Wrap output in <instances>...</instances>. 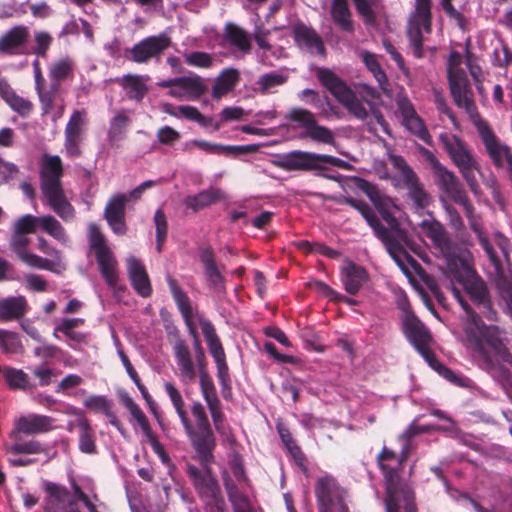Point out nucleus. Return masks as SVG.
Returning <instances> with one entry per match:
<instances>
[{"mask_svg": "<svg viewBox=\"0 0 512 512\" xmlns=\"http://www.w3.org/2000/svg\"><path fill=\"white\" fill-rule=\"evenodd\" d=\"M356 184L357 188L369 197L388 224V228L380 223L373 210L366 203L349 197H334L333 199L339 204L346 203L358 210L374 230L375 235L383 242L387 252L401 271L407 277L412 278L413 272L417 271L419 264L409 255L407 249H413L412 242L406 232L399 227V223L393 214V210L398 209V207L392 198L380 192L376 186L368 181L356 179Z\"/></svg>", "mask_w": 512, "mask_h": 512, "instance_id": "nucleus-1", "label": "nucleus"}, {"mask_svg": "<svg viewBox=\"0 0 512 512\" xmlns=\"http://www.w3.org/2000/svg\"><path fill=\"white\" fill-rule=\"evenodd\" d=\"M316 75L322 85L344 106L350 115L367 124L369 131H376L372 121L374 119L384 133L391 134L384 116L378 109L380 94L376 89L368 85H361L358 96L331 70L319 68Z\"/></svg>", "mask_w": 512, "mask_h": 512, "instance_id": "nucleus-2", "label": "nucleus"}, {"mask_svg": "<svg viewBox=\"0 0 512 512\" xmlns=\"http://www.w3.org/2000/svg\"><path fill=\"white\" fill-rule=\"evenodd\" d=\"M471 242L462 238L461 245L450 243V281L461 285L472 303L488 320H496L497 312L493 304L487 283L475 268V259L469 249Z\"/></svg>", "mask_w": 512, "mask_h": 512, "instance_id": "nucleus-3", "label": "nucleus"}, {"mask_svg": "<svg viewBox=\"0 0 512 512\" xmlns=\"http://www.w3.org/2000/svg\"><path fill=\"white\" fill-rule=\"evenodd\" d=\"M451 291L465 311L467 320L473 325V328L466 330L467 338L473 350L483 361L485 368H493L498 359L508 361L512 356L503 343L499 327L486 325L481 316L472 309L456 287H452Z\"/></svg>", "mask_w": 512, "mask_h": 512, "instance_id": "nucleus-4", "label": "nucleus"}, {"mask_svg": "<svg viewBox=\"0 0 512 512\" xmlns=\"http://www.w3.org/2000/svg\"><path fill=\"white\" fill-rule=\"evenodd\" d=\"M406 457V453L398 456L387 448H383L378 456V464L386 480L385 505L387 512H399L402 502L407 512H413L414 494L410 487L398 476V470Z\"/></svg>", "mask_w": 512, "mask_h": 512, "instance_id": "nucleus-5", "label": "nucleus"}, {"mask_svg": "<svg viewBox=\"0 0 512 512\" xmlns=\"http://www.w3.org/2000/svg\"><path fill=\"white\" fill-rule=\"evenodd\" d=\"M62 176L61 158L44 154L40 160L41 191L51 209L64 221H70L74 218L75 211L64 194Z\"/></svg>", "mask_w": 512, "mask_h": 512, "instance_id": "nucleus-6", "label": "nucleus"}, {"mask_svg": "<svg viewBox=\"0 0 512 512\" xmlns=\"http://www.w3.org/2000/svg\"><path fill=\"white\" fill-rule=\"evenodd\" d=\"M398 306L402 311L403 331L409 342L426 360L429 366L444 378H448V370L442 366L431 351L432 337L423 323L414 315L406 296L398 300Z\"/></svg>", "mask_w": 512, "mask_h": 512, "instance_id": "nucleus-7", "label": "nucleus"}, {"mask_svg": "<svg viewBox=\"0 0 512 512\" xmlns=\"http://www.w3.org/2000/svg\"><path fill=\"white\" fill-rule=\"evenodd\" d=\"M191 413L195 420L192 425L186 414V424H182L192 446L201 456L204 462L212 458L211 451L215 446V438L211 429L208 416L204 406L200 402H194L191 406Z\"/></svg>", "mask_w": 512, "mask_h": 512, "instance_id": "nucleus-8", "label": "nucleus"}, {"mask_svg": "<svg viewBox=\"0 0 512 512\" xmlns=\"http://www.w3.org/2000/svg\"><path fill=\"white\" fill-rule=\"evenodd\" d=\"M88 238L102 277L110 288L115 289L119 280L118 262L96 224L89 225Z\"/></svg>", "mask_w": 512, "mask_h": 512, "instance_id": "nucleus-9", "label": "nucleus"}, {"mask_svg": "<svg viewBox=\"0 0 512 512\" xmlns=\"http://www.w3.org/2000/svg\"><path fill=\"white\" fill-rule=\"evenodd\" d=\"M431 0H415L414 8L409 14L407 36L413 55L423 56V35L431 31Z\"/></svg>", "mask_w": 512, "mask_h": 512, "instance_id": "nucleus-10", "label": "nucleus"}, {"mask_svg": "<svg viewBox=\"0 0 512 512\" xmlns=\"http://www.w3.org/2000/svg\"><path fill=\"white\" fill-rule=\"evenodd\" d=\"M390 163L398 170V180L403 184V187L408 191V197L413 203V208L416 213L422 215V211L426 209L430 202L431 197L420 183L417 175L406 164L404 159L397 155H390Z\"/></svg>", "mask_w": 512, "mask_h": 512, "instance_id": "nucleus-11", "label": "nucleus"}, {"mask_svg": "<svg viewBox=\"0 0 512 512\" xmlns=\"http://www.w3.org/2000/svg\"><path fill=\"white\" fill-rule=\"evenodd\" d=\"M450 159L458 168L460 174L474 194H478L480 187L476 179L478 164L469 146L457 136L450 138Z\"/></svg>", "mask_w": 512, "mask_h": 512, "instance_id": "nucleus-12", "label": "nucleus"}, {"mask_svg": "<svg viewBox=\"0 0 512 512\" xmlns=\"http://www.w3.org/2000/svg\"><path fill=\"white\" fill-rule=\"evenodd\" d=\"M450 94L453 97L456 106L465 111L476 129L481 127L482 123H487L481 118L478 112L473 90L464 73H462V75H454L453 73H450Z\"/></svg>", "mask_w": 512, "mask_h": 512, "instance_id": "nucleus-13", "label": "nucleus"}, {"mask_svg": "<svg viewBox=\"0 0 512 512\" xmlns=\"http://www.w3.org/2000/svg\"><path fill=\"white\" fill-rule=\"evenodd\" d=\"M315 493L319 512H348L344 502L345 492L331 476L317 480Z\"/></svg>", "mask_w": 512, "mask_h": 512, "instance_id": "nucleus-14", "label": "nucleus"}, {"mask_svg": "<svg viewBox=\"0 0 512 512\" xmlns=\"http://www.w3.org/2000/svg\"><path fill=\"white\" fill-rule=\"evenodd\" d=\"M287 118L296 122L304 129V137L323 144H334L335 138L333 132L329 128L319 125L316 121L315 115L309 110L303 108H292L289 111Z\"/></svg>", "mask_w": 512, "mask_h": 512, "instance_id": "nucleus-15", "label": "nucleus"}, {"mask_svg": "<svg viewBox=\"0 0 512 512\" xmlns=\"http://www.w3.org/2000/svg\"><path fill=\"white\" fill-rule=\"evenodd\" d=\"M158 85L169 88L168 94L180 101L197 100L207 91L204 80L198 75L164 80Z\"/></svg>", "mask_w": 512, "mask_h": 512, "instance_id": "nucleus-16", "label": "nucleus"}, {"mask_svg": "<svg viewBox=\"0 0 512 512\" xmlns=\"http://www.w3.org/2000/svg\"><path fill=\"white\" fill-rule=\"evenodd\" d=\"M171 44L166 34L147 37L130 50V59L136 63H145L150 59L160 56Z\"/></svg>", "mask_w": 512, "mask_h": 512, "instance_id": "nucleus-17", "label": "nucleus"}, {"mask_svg": "<svg viewBox=\"0 0 512 512\" xmlns=\"http://www.w3.org/2000/svg\"><path fill=\"white\" fill-rule=\"evenodd\" d=\"M54 419L40 414H29L15 419L14 427L9 437L14 441L20 440L21 434L34 435L45 433L53 428Z\"/></svg>", "mask_w": 512, "mask_h": 512, "instance_id": "nucleus-18", "label": "nucleus"}, {"mask_svg": "<svg viewBox=\"0 0 512 512\" xmlns=\"http://www.w3.org/2000/svg\"><path fill=\"white\" fill-rule=\"evenodd\" d=\"M25 235L26 234L16 232L14 230L10 241L11 249L16 253L18 258L28 266L58 272V270L55 269V263L53 261L42 258L26 250L30 240Z\"/></svg>", "mask_w": 512, "mask_h": 512, "instance_id": "nucleus-19", "label": "nucleus"}, {"mask_svg": "<svg viewBox=\"0 0 512 512\" xmlns=\"http://www.w3.org/2000/svg\"><path fill=\"white\" fill-rule=\"evenodd\" d=\"M200 387L204 400L207 403L215 429L224 431V415L221 411V403L217 396L215 386L203 367H200Z\"/></svg>", "mask_w": 512, "mask_h": 512, "instance_id": "nucleus-20", "label": "nucleus"}, {"mask_svg": "<svg viewBox=\"0 0 512 512\" xmlns=\"http://www.w3.org/2000/svg\"><path fill=\"white\" fill-rule=\"evenodd\" d=\"M422 216L423 219L418 223L421 233L432 241L435 254L448 261V239L444 228L431 214Z\"/></svg>", "mask_w": 512, "mask_h": 512, "instance_id": "nucleus-21", "label": "nucleus"}, {"mask_svg": "<svg viewBox=\"0 0 512 512\" xmlns=\"http://www.w3.org/2000/svg\"><path fill=\"white\" fill-rule=\"evenodd\" d=\"M44 490L47 493L45 512H79L75 508L74 501L69 500V492L66 487L46 482Z\"/></svg>", "mask_w": 512, "mask_h": 512, "instance_id": "nucleus-22", "label": "nucleus"}, {"mask_svg": "<svg viewBox=\"0 0 512 512\" xmlns=\"http://www.w3.org/2000/svg\"><path fill=\"white\" fill-rule=\"evenodd\" d=\"M396 103L402 116L403 125L425 143H430V136L408 98L403 94H398Z\"/></svg>", "mask_w": 512, "mask_h": 512, "instance_id": "nucleus-23", "label": "nucleus"}, {"mask_svg": "<svg viewBox=\"0 0 512 512\" xmlns=\"http://www.w3.org/2000/svg\"><path fill=\"white\" fill-rule=\"evenodd\" d=\"M276 165L286 171L319 169L318 154L293 151L276 162Z\"/></svg>", "mask_w": 512, "mask_h": 512, "instance_id": "nucleus-24", "label": "nucleus"}, {"mask_svg": "<svg viewBox=\"0 0 512 512\" xmlns=\"http://www.w3.org/2000/svg\"><path fill=\"white\" fill-rule=\"evenodd\" d=\"M127 198L125 195H117L111 198L105 208V219L115 234L124 235L126 233L125 224V204Z\"/></svg>", "mask_w": 512, "mask_h": 512, "instance_id": "nucleus-25", "label": "nucleus"}, {"mask_svg": "<svg viewBox=\"0 0 512 512\" xmlns=\"http://www.w3.org/2000/svg\"><path fill=\"white\" fill-rule=\"evenodd\" d=\"M450 200L463 207L471 229L475 232H478L479 224L474 214V206L469 200L462 184L459 182L456 175L452 172H450Z\"/></svg>", "mask_w": 512, "mask_h": 512, "instance_id": "nucleus-26", "label": "nucleus"}, {"mask_svg": "<svg viewBox=\"0 0 512 512\" xmlns=\"http://www.w3.org/2000/svg\"><path fill=\"white\" fill-rule=\"evenodd\" d=\"M127 272L133 288L142 297L151 295L152 288L144 265L134 256L126 259Z\"/></svg>", "mask_w": 512, "mask_h": 512, "instance_id": "nucleus-27", "label": "nucleus"}, {"mask_svg": "<svg viewBox=\"0 0 512 512\" xmlns=\"http://www.w3.org/2000/svg\"><path fill=\"white\" fill-rule=\"evenodd\" d=\"M29 36L30 32L26 26L19 25L11 28L0 38V51L10 54L20 53Z\"/></svg>", "mask_w": 512, "mask_h": 512, "instance_id": "nucleus-28", "label": "nucleus"}, {"mask_svg": "<svg viewBox=\"0 0 512 512\" xmlns=\"http://www.w3.org/2000/svg\"><path fill=\"white\" fill-rule=\"evenodd\" d=\"M341 280L345 290L355 295L367 280V272L361 266L351 261H346L341 268Z\"/></svg>", "mask_w": 512, "mask_h": 512, "instance_id": "nucleus-29", "label": "nucleus"}, {"mask_svg": "<svg viewBox=\"0 0 512 512\" xmlns=\"http://www.w3.org/2000/svg\"><path fill=\"white\" fill-rule=\"evenodd\" d=\"M174 355L180 370V376L184 382H192L196 377L195 366L191 353L186 343L178 339L173 346Z\"/></svg>", "mask_w": 512, "mask_h": 512, "instance_id": "nucleus-30", "label": "nucleus"}, {"mask_svg": "<svg viewBox=\"0 0 512 512\" xmlns=\"http://www.w3.org/2000/svg\"><path fill=\"white\" fill-rule=\"evenodd\" d=\"M240 74L234 68L224 69L215 79V84L212 88V97L220 99L231 92L239 82Z\"/></svg>", "mask_w": 512, "mask_h": 512, "instance_id": "nucleus-31", "label": "nucleus"}, {"mask_svg": "<svg viewBox=\"0 0 512 512\" xmlns=\"http://www.w3.org/2000/svg\"><path fill=\"white\" fill-rule=\"evenodd\" d=\"M295 39L300 47L311 53L323 54L324 46L316 32L304 25L295 27Z\"/></svg>", "mask_w": 512, "mask_h": 512, "instance_id": "nucleus-32", "label": "nucleus"}, {"mask_svg": "<svg viewBox=\"0 0 512 512\" xmlns=\"http://www.w3.org/2000/svg\"><path fill=\"white\" fill-rule=\"evenodd\" d=\"M148 76L128 74L122 77L120 84L130 99L140 101L147 93Z\"/></svg>", "mask_w": 512, "mask_h": 512, "instance_id": "nucleus-33", "label": "nucleus"}, {"mask_svg": "<svg viewBox=\"0 0 512 512\" xmlns=\"http://www.w3.org/2000/svg\"><path fill=\"white\" fill-rule=\"evenodd\" d=\"M224 198V193L218 188H209L199 192L197 195L187 196L184 204L194 211L203 209Z\"/></svg>", "mask_w": 512, "mask_h": 512, "instance_id": "nucleus-34", "label": "nucleus"}, {"mask_svg": "<svg viewBox=\"0 0 512 512\" xmlns=\"http://www.w3.org/2000/svg\"><path fill=\"white\" fill-rule=\"evenodd\" d=\"M26 308L27 302L23 296L5 298L0 301V320L20 318L26 312Z\"/></svg>", "mask_w": 512, "mask_h": 512, "instance_id": "nucleus-35", "label": "nucleus"}, {"mask_svg": "<svg viewBox=\"0 0 512 512\" xmlns=\"http://www.w3.org/2000/svg\"><path fill=\"white\" fill-rule=\"evenodd\" d=\"M35 89L39 96L44 113H48L53 108L54 102L59 93L60 83L56 81L47 83L45 78H43L41 83H35Z\"/></svg>", "mask_w": 512, "mask_h": 512, "instance_id": "nucleus-36", "label": "nucleus"}, {"mask_svg": "<svg viewBox=\"0 0 512 512\" xmlns=\"http://www.w3.org/2000/svg\"><path fill=\"white\" fill-rule=\"evenodd\" d=\"M224 37L230 45L234 46L238 50L244 53L250 51V38L248 34L239 26L232 23L227 24L225 27Z\"/></svg>", "mask_w": 512, "mask_h": 512, "instance_id": "nucleus-37", "label": "nucleus"}, {"mask_svg": "<svg viewBox=\"0 0 512 512\" xmlns=\"http://www.w3.org/2000/svg\"><path fill=\"white\" fill-rule=\"evenodd\" d=\"M74 62L69 57L60 58L49 66V78L51 81L61 83L73 75Z\"/></svg>", "mask_w": 512, "mask_h": 512, "instance_id": "nucleus-38", "label": "nucleus"}, {"mask_svg": "<svg viewBox=\"0 0 512 512\" xmlns=\"http://www.w3.org/2000/svg\"><path fill=\"white\" fill-rule=\"evenodd\" d=\"M331 14L333 20L345 31H352L353 24L346 0H333Z\"/></svg>", "mask_w": 512, "mask_h": 512, "instance_id": "nucleus-39", "label": "nucleus"}, {"mask_svg": "<svg viewBox=\"0 0 512 512\" xmlns=\"http://www.w3.org/2000/svg\"><path fill=\"white\" fill-rule=\"evenodd\" d=\"M79 448L82 452L92 454L96 451L94 433L88 420L84 417L78 419Z\"/></svg>", "mask_w": 512, "mask_h": 512, "instance_id": "nucleus-40", "label": "nucleus"}, {"mask_svg": "<svg viewBox=\"0 0 512 512\" xmlns=\"http://www.w3.org/2000/svg\"><path fill=\"white\" fill-rule=\"evenodd\" d=\"M130 124L129 116L124 112H118L110 122L108 139L110 142H118L125 137L126 129Z\"/></svg>", "mask_w": 512, "mask_h": 512, "instance_id": "nucleus-41", "label": "nucleus"}, {"mask_svg": "<svg viewBox=\"0 0 512 512\" xmlns=\"http://www.w3.org/2000/svg\"><path fill=\"white\" fill-rule=\"evenodd\" d=\"M40 227L50 236L55 238L62 244L68 242L64 227L61 223L51 215H45L40 217Z\"/></svg>", "mask_w": 512, "mask_h": 512, "instance_id": "nucleus-42", "label": "nucleus"}, {"mask_svg": "<svg viewBox=\"0 0 512 512\" xmlns=\"http://www.w3.org/2000/svg\"><path fill=\"white\" fill-rule=\"evenodd\" d=\"M84 323V320L81 318H66L63 319L54 330V336L57 337V333L61 332L66 335L70 340L75 342H81L84 339V335L82 333L75 332L73 329L79 327Z\"/></svg>", "mask_w": 512, "mask_h": 512, "instance_id": "nucleus-43", "label": "nucleus"}, {"mask_svg": "<svg viewBox=\"0 0 512 512\" xmlns=\"http://www.w3.org/2000/svg\"><path fill=\"white\" fill-rule=\"evenodd\" d=\"M86 408L96 412L103 413L111 418V423L117 425L114 414L111 412V402L104 396L92 395L85 399Z\"/></svg>", "mask_w": 512, "mask_h": 512, "instance_id": "nucleus-44", "label": "nucleus"}, {"mask_svg": "<svg viewBox=\"0 0 512 512\" xmlns=\"http://www.w3.org/2000/svg\"><path fill=\"white\" fill-rule=\"evenodd\" d=\"M86 116L87 113L84 110L74 111L65 127V136L83 138Z\"/></svg>", "mask_w": 512, "mask_h": 512, "instance_id": "nucleus-45", "label": "nucleus"}, {"mask_svg": "<svg viewBox=\"0 0 512 512\" xmlns=\"http://www.w3.org/2000/svg\"><path fill=\"white\" fill-rule=\"evenodd\" d=\"M4 449L11 454H40L45 452V448L37 440L26 442L15 441L13 444H5Z\"/></svg>", "mask_w": 512, "mask_h": 512, "instance_id": "nucleus-46", "label": "nucleus"}, {"mask_svg": "<svg viewBox=\"0 0 512 512\" xmlns=\"http://www.w3.org/2000/svg\"><path fill=\"white\" fill-rule=\"evenodd\" d=\"M495 287L500 298L506 304L507 313L512 318V281L503 272H500L495 280Z\"/></svg>", "mask_w": 512, "mask_h": 512, "instance_id": "nucleus-47", "label": "nucleus"}, {"mask_svg": "<svg viewBox=\"0 0 512 512\" xmlns=\"http://www.w3.org/2000/svg\"><path fill=\"white\" fill-rule=\"evenodd\" d=\"M226 489L229 500L231 501L234 512H251L250 502L239 489L230 481H226Z\"/></svg>", "mask_w": 512, "mask_h": 512, "instance_id": "nucleus-48", "label": "nucleus"}, {"mask_svg": "<svg viewBox=\"0 0 512 512\" xmlns=\"http://www.w3.org/2000/svg\"><path fill=\"white\" fill-rule=\"evenodd\" d=\"M168 285L170 288V291L173 295L174 300L176 301L178 308L183 316L192 315V308L190 305V301L186 293L181 290V288L178 286L177 282L171 278L170 276L167 277Z\"/></svg>", "mask_w": 512, "mask_h": 512, "instance_id": "nucleus-49", "label": "nucleus"}, {"mask_svg": "<svg viewBox=\"0 0 512 512\" xmlns=\"http://www.w3.org/2000/svg\"><path fill=\"white\" fill-rule=\"evenodd\" d=\"M202 497L208 500H215L219 494V487L216 480L209 474L196 478L195 484Z\"/></svg>", "mask_w": 512, "mask_h": 512, "instance_id": "nucleus-50", "label": "nucleus"}, {"mask_svg": "<svg viewBox=\"0 0 512 512\" xmlns=\"http://www.w3.org/2000/svg\"><path fill=\"white\" fill-rule=\"evenodd\" d=\"M122 401L125 407L129 410L130 414L141 427L144 436H149L150 433H152V430L147 420V417L140 409V407L133 401L132 398H130L127 395L122 398Z\"/></svg>", "mask_w": 512, "mask_h": 512, "instance_id": "nucleus-51", "label": "nucleus"}, {"mask_svg": "<svg viewBox=\"0 0 512 512\" xmlns=\"http://www.w3.org/2000/svg\"><path fill=\"white\" fill-rule=\"evenodd\" d=\"M363 62L365 63L366 67L369 69V71L373 74L374 78L378 82L379 86L386 90L385 84H386V75L382 68L380 67L377 58L374 54L369 53L367 51H363L360 54Z\"/></svg>", "mask_w": 512, "mask_h": 512, "instance_id": "nucleus-52", "label": "nucleus"}, {"mask_svg": "<svg viewBox=\"0 0 512 512\" xmlns=\"http://www.w3.org/2000/svg\"><path fill=\"white\" fill-rule=\"evenodd\" d=\"M165 391L168 394L173 407L176 410V413L178 417L181 420L182 424H186V410H185V403L184 400L178 391V389L170 382H166L165 385Z\"/></svg>", "mask_w": 512, "mask_h": 512, "instance_id": "nucleus-53", "label": "nucleus"}, {"mask_svg": "<svg viewBox=\"0 0 512 512\" xmlns=\"http://www.w3.org/2000/svg\"><path fill=\"white\" fill-rule=\"evenodd\" d=\"M0 346L6 354H16L22 350L18 335L6 330H0Z\"/></svg>", "mask_w": 512, "mask_h": 512, "instance_id": "nucleus-54", "label": "nucleus"}, {"mask_svg": "<svg viewBox=\"0 0 512 512\" xmlns=\"http://www.w3.org/2000/svg\"><path fill=\"white\" fill-rule=\"evenodd\" d=\"M286 77L278 73H268L262 75L258 81V89L262 94L270 92L273 88L283 85Z\"/></svg>", "mask_w": 512, "mask_h": 512, "instance_id": "nucleus-55", "label": "nucleus"}, {"mask_svg": "<svg viewBox=\"0 0 512 512\" xmlns=\"http://www.w3.org/2000/svg\"><path fill=\"white\" fill-rule=\"evenodd\" d=\"M185 62L192 67L210 68L213 65L214 58L211 54L200 51H193L184 55Z\"/></svg>", "mask_w": 512, "mask_h": 512, "instance_id": "nucleus-56", "label": "nucleus"}, {"mask_svg": "<svg viewBox=\"0 0 512 512\" xmlns=\"http://www.w3.org/2000/svg\"><path fill=\"white\" fill-rule=\"evenodd\" d=\"M52 41L53 38L50 33L46 31H35L32 52L39 57H45Z\"/></svg>", "mask_w": 512, "mask_h": 512, "instance_id": "nucleus-57", "label": "nucleus"}, {"mask_svg": "<svg viewBox=\"0 0 512 512\" xmlns=\"http://www.w3.org/2000/svg\"><path fill=\"white\" fill-rule=\"evenodd\" d=\"M154 223L156 227V249L158 252L162 250V245L167 236V221L164 212L158 209L154 215Z\"/></svg>", "mask_w": 512, "mask_h": 512, "instance_id": "nucleus-58", "label": "nucleus"}, {"mask_svg": "<svg viewBox=\"0 0 512 512\" xmlns=\"http://www.w3.org/2000/svg\"><path fill=\"white\" fill-rule=\"evenodd\" d=\"M422 153L425 159L431 165V169L433 170L435 176L439 179L441 185L444 190L448 189V182L446 180L447 171L444 166H442L439 161L435 158V156L428 150L422 149Z\"/></svg>", "mask_w": 512, "mask_h": 512, "instance_id": "nucleus-59", "label": "nucleus"}, {"mask_svg": "<svg viewBox=\"0 0 512 512\" xmlns=\"http://www.w3.org/2000/svg\"><path fill=\"white\" fill-rule=\"evenodd\" d=\"M37 226H40V217L26 214L14 223V230L23 234L34 233Z\"/></svg>", "mask_w": 512, "mask_h": 512, "instance_id": "nucleus-60", "label": "nucleus"}, {"mask_svg": "<svg viewBox=\"0 0 512 512\" xmlns=\"http://www.w3.org/2000/svg\"><path fill=\"white\" fill-rule=\"evenodd\" d=\"M198 148L208 154L220 155L221 144L211 143L205 140H191L184 144V150L192 151Z\"/></svg>", "mask_w": 512, "mask_h": 512, "instance_id": "nucleus-61", "label": "nucleus"}, {"mask_svg": "<svg viewBox=\"0 0 512 512\" xmlns=\"http://www.w3.org/2000/svg\"><path fill=\"white\" fill-rule=\"evenodd\" d=\"M4 98L9 106L20 114H27L31 110V103L13 92H5Z\"/></svg>", "mask_w": 512, "mask_h": 512, "instance_id": "nucleus-62", "label": "nucleus"}, {"mask_svg": "<svg viewBox=\"0 0 512 512\" xmlns=\"http://www.w3.org/2000/svg\"><path fill=\"white\" fill-rule=\"evenodd\" d=\"M72 489L74 492V496L78 500L83 502V504L86 506L89 512H98L96 509L95 502H98L99 498L95 493L92 494L91 496L85 494L76 483L72 484Z\"/></svg>", "mask_w": 512, "mask_h": 512, "instance_id": "nucleus-63", "label": "nucleus"}, {"mask_svg": "<svg viewBox=\"0 0 512 512\" xmlns=\"http://www.w3.org/2000/svg\"><path fill=\"white\" fill-rule=\"evenodd\" d=\"M157 139L161 144L173 145L180 139V133L170 126H164L157 131Z\"/></svg>", "mask_w": 512, "mask_h": 512, "instance_id": "nucleus-64", "label": "nucleus"}]
</instances>
